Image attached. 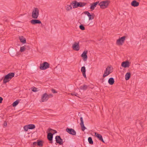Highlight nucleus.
<instances>
[{"label":"nucleus","instance_id":"14","mask_svg":"<svg viewBox=\"0 0 147 147\" xmlns=\"http://www.w3.org/2000/svg\"><path fill=\"white\" fill-rule=\"evenodd\" d=\"M30 23L33 25L41 23V22L40 20H36V19L31 20L30 21Z\"/></svg>","mask_w":147,"mask_h":147},{"label":"nucleus","instance_id":"32","mask_svg":"<svg viewBox=\"0 0 147 147\" xmlns=\"http://www.w3.org/2000/svg\"><path fill=\"white\" fill-rule=\"evenodd\" d=\"M79 28L80 29L82 30H85V28L84 26L82 24L79 26Z\"/></svg>","mask_w":147,"mask_h":147},{"label":"nucleus","instance_id":"20","mask_svg":"<svg viewBox=\"0 0 147 147\" xmlns=\"http://www.w3.org/2000/svg\"><path fill=\"white\" fill-rule=\"evenodd\" d=\"M53 134L51 133H48L47 135V138L49 140L51 141L52 140L53 138Z\"/></svg>","mask_w":147,"mask_h":147},{"label":"nucleus","instance_id":"37","mask_svg":"<svg viewBox=\"0 0 147 147\" xmlns=\"http://www.w3.org/2000/svg\"><path fill=\"white\" fill-rule=\"evenodd\" d=\"M84 13L85 14L87 15L88 16V17L89 16H90V14L88 11H85L84 12Z\"/></svg>","mask_w":147,"mask_h":147},{"label":"nucleus","instance_id":"39","mask_svg":"<svg viewBox=\"0 0 147 147\" xmlns=\"http://www.w3.org/2000/svg\"><path fill=\"white\" fill-rule=\"evenodd\" d=\"M3 100V98L1 97H0V103L2 102Z\"/></svg>","mask_w":147,"mask_h":147},{"label":"nucleus","instance_id":"35","mask_svg":"<svg viewBox=\"0 0 147 147\" xmlns=\"http://www.w3.org/2000/svg\"><path fill=\"white\" fill-rule=\"evenodd\" d=\"M71 94L72 96H78L77 95H78V93H76L75 92L71 93Z\"/></svg>","mask_w":147,"mask_h":147},{"label":"nucleus","instance_id":"41","mask_svg":"<svg viewBox=\"0 0 147 147\" xmlns=\"http://www.w3.org/2000/svg\"><path fill=\"white\" fill-rule=\"evenodd\" d=\"M110 78H109L108 80V83L110 84Z\"/></svg>","mask_w":147,"mask_h":147},{"label":"nucleus","instance_id":"23","mask_svg":"<svg viewBox=\"0 0 147 147\" xmlns=\"http://www.w3.org/2000/svg\"><path fill=\"white\" fill-rule=\"evenodd\" d=\"M19 39L21 42L23 43H25L26 42V39L25 38H24L23 36L20 37Z\"/></svg>","mask_w":147,"mask_h":147},{"label":"nucleus","instance_id":"45","mask_svg":"<svg viewBox=\"0 0 147 147\" xmlns=\"http://www.w3.org/2000/svg\"><path fill=\"white\" fill-rule=\"evenodd\" d=\"M111 72H112V71H113V70L111 69Z\"/></svg>","mask_w":147,"mask_h":147},{"label":"nucleus","instance_id":"12","mask_svg":"<svg viewBox=\"0 0 147 147\" xmlns=\"http://www.w3.org/2000/svg\"><path fill=\"white\" fill-rule=\"evenodd\" d=\"M87 53L88 51H84L81 55V56L82 58H83V60L84 61H86L87 59L88 56L87 55Z\"/></svg>","mask_w":147,"mask_h":147},{"label":"nucleus","instance_id":"26","mask_svg":"<svg viewBox=\"0 0 147 147\" xmlns=\"http://www.w3.org/2000/svg\"><path fill=\"white\" fill-rule=\"evenodd\" d=\"M28 125L29 129H33L35 127V126L34 124H29Z\"/></svg>","mask_w":147,"mask_h":147},{"label":"nucleus","instance_id":"1","mask_svg":"<svg viewBox=\"0 0 147 147\" xmlns=\"http://www.w3.org/2000/svg\"><path fill=\"white\" fill-rule=\"evenodd\" d=\"M14 73L11 72L6 75L3 80V83L5 84L9 81L14 76Z\"/></svg>","mask_w":147,"mask_h":147},{"label":"nucleus","instance_id":"18","mask_svg":"<svg viewBox=\"0 0 147 147\" xmlns=\"http://www.w3.org/2000/svg\"><path fill=\"white\" fill-rule=\"evenodd\" d=\"M99 1H97L95 3H93L90 7V9L92 10L94 9L95 7H96V5L98 4H99Z\"/></svg>","mask_w":147,"mask_h":147},{"label":"nucleus","instance_id":"40","mask_svg":"<svg viewBox=\"0 0 147 147\" xmlns=\"http://www.w3.org/2000/svg\"><path fill=\"white\" fill-rule=\"evenodd\" d=\"M36 144H37V142H34L33 143V145H36Z\"/></svg>","mask_w":147,"mask_h":147},{"label":"nucleus","instance_id":"31","mask_svg":"<svg viewBox=\"0 0 147 147\" xmlns=\"http://www.w3.org/2000/svg\"><path fill=\"white\" fill-rule=\"evenodd\" d=\"M48 130L49 132H52V131H54L55 132L53 134L56 133H57V131L56 130L52 129H51V128H49Z\"/></svg>","mask_w":147,"mask_h":147},{"label":"nucleus","instance_id":"27","mask_svg":"<svg viewBox=\"0 0 147 147\" xmlns=\"http://www.w3.org/2000/svg\"><path fill=\"white\" fill-rule=\"evenodd\" d=\"M37 141L38 146L40 147L42 146H43L42 142L41 141H39V140H38Z\"/></svg>","mask_w":147,"mask_h":147},{"label":"nucleus","instance_id":"43","mask_svg":"<svg viewBox=\"0 0 147 147\" xmlns=\"http://www.w3.org/2000/svg\"><path fill=\"white\" fill-rule=\"evenodd\" d=\"M28 47H26V49H30V47L29 46H28Z\"/></svg>","mask_w":147,"mask_h":147},{"label":"nucleus","instance_id":"13","mask_svg":"<svg viewBox=\"0 0 147 147\" xmlns=\"http://www.w3.org/2000/svg\"><path fill=\"white\" fill-rule=\"evenodd\" d=\"M80 120L81 122L80 123V125L81 127L82 130V131H84L86 129V128L84 125L83 118L82 117L80 118Z\"/></svg>","mask_w":147,"mask_h":147},{"label":"nucleus","instance_id":"7","mask_svg":"<svg viewBox=\"0 0 147 147\" xmlns=\"http://www.w3.org/2000/svg\"><path fill=\"white\" fill-rule=\"evenodd\" d=\"M66 131L70 134L73 135H76V132L74 129L72 128H67L66 129Z\"/></svg>","mask_w":147,"mask_h":147},{"label":"nucleus","instance_id":"11","mask_svg":"<svg viewBox=\"0 0 147 147\" xmlns=\"http://www.w3.org/2000/svg\"><path fill=\"white\" fill-rule=\"evenodd\" d=\"M110 67L108 66L105 71L104 74L103 75V77H105L107 76L110 73Z\"/></svg>","mask_w":147,"mask_h":147},{"label":"nucleus","instance_id":"33","mask_svg":"<svg viewBox=\"0 0 147 147\" xmlns=\"http://www.w3.org/2000/svg\"><path fill=\"white\" fill-rule=\"evenodd\" d=\"M31 89L32 91L34 92H36L38 91L37 90V88L35 87L32 88Z\"/></svg>","mask_w":147,"mask_h":147},{"label":"nucleus","instance_id":"46","mask_svg":"<svg viewBox=\"0 0 147 147\" xmlns=\"http://www.w3.org/2000/svg\"><path fill=\"white\" fill-rule=\"evenodd\" d=\"M52 143V141H51V143Z\"/></svg>","mask_w":147,"mask_h":147},{"label":"nucleus","instance_id":"30","mask_svg":"<svg viewBox=\"0 0 147 147\" xmlns=\"http://www.w3.org/2000/svg\"><path fill=\"white\" fill-rule=\"evenodd\" d=\"M24 130L25 131H27L29 129L28 125L25 126L24 127Z\"/></svg>","mask_w":147,"mask_h":147},{"label":"nucleus","instance_id":"28","mask_svg":"<svg viewBox=\"0 0 147 147\" xmlns=\"http://www.w3.org/2000/svg\"><path fill=\"white\" fill-rule=\"evenodd\" d=\"M88 140L90 144H93V142L91 137H89L88 139Z\"/></svg>","mask_w":147,"mask_h":147},{"label":"nucleus","instance_id":"22","mask_svg":"<svg viewBox=\"0 0 147 147\" xmlns=\"http://www.w3.org/2000/svg\"><path fill=\"white\" fill-rule=\"evenodd\" d=\"M26 47H28V46L25 45L24 46L21 47L20 48V51L21 52H24V51H25L27 49Z\"/></svg>","mask_w":147,"mask_h":147},{"label":"nucleus","instance_id":"16","mask_svg":"<svg viewBox=\"0 0 147 147\" xmlns=\"http://www.w3.org/2000/svg\"><path fill=\"white\" fill-rule=\"evenodd\" d=\"M129 63L128 61H124L122 63L121 66L124 68L128 67L129 66Z\"/></svg>","mask_w":147,"mask_h":147},{"label":"nucleus","instance_id":"24","mask_svg":"<svg viewBox=\"0 0 147 147\" xmlns=\"http://www.w3.org/2000/svg\"><path fill=\"white\" fill-rule=\"evenodd\" d=\"M130 74L129 72L127 73L125 75V79L126 80H128L130 78Z\"/></svg>","mask_w":147,"mask_h":147},{"label":"nucleus","instance_id":"36","mask_svg":"<svg viewBox=\"0 0 147 147\" xmlns=\"http://www.w3.org/2000/svg\"><path fill=\"white\" fill-rule=\"evenodd\" d=\"M89 17V20H92L94 18V16H92L91 15H90V16H88Z\"/></svg>","mask_w":147,"mask_h":147},{"label":"nucleus","instance_id":"4","mask_svg":"<svg viewBox=\"0 0 147 147\" xmlns=\"http://www.w3.org/2000/svg\"><path fill=\"white\" fill-rule=\"evenodd\" d=\"M110 3V1L105 0L102 1L100 3H99L98 5L102 9H105L108 6Z\"/></svg>","mask_w":147,"mask_h":147},{"label":"nucleus","instance_id":"21","mask_svg":"<svg viewBox=\"0 0 147 147\" xmlns=\"http://www.w3.org/2000/svg\"><path fill=\"white\" fill-rule=\"evenodd\" d=\"M88 86L84 84L80 87V89L82 90H86L88 88Z\"/></svg>","mask_w":147,"mask_h":147},{"label":"nucleus","instance_id":"29","mask_svg":"<svg viewBox=\"0 0 147 147\" xmlns=\"http://www.w3.org/2000/svg\"><path fill=\"white\" fill-rule=\"evenodd\" d=\"M19 101L18 100H16V101L14 102L13 104L12 105L13 107H15L18 105L19 103Z\"/></svg>","mask_w":147,"mask_h":147},{"label":"nucleus","instance_id":"9","mask_svg":"<svg viewBox=\"0 0 147 147\" xmlns=\"http://www.w3.org/2000/svg\"><path fill=\"white\" fill-rule=\"evenodd\" d=\"M49 98V96L47 93H44L41 96L42 101L41 102L47 101Z\"/></svg>","mask_w":147,"mask_h":147},{"label":"nucleus","instance_id":"8","mask_svg":"<svg viewBox=\"0 0 147 147\" xmlns=\"http://www.w3.org/2000/svg\"><path fill=\"white\" fill-rule=\"evenodd\" d=\"M73 49L75 51H78L80 49L79 43L75 42L72 45Z\"/></svg>","mask_w":147,"mask_h":147},{"label":"nucleus","instance_id":"19","mask_svg":"<svg viewBox=\"0 0 147 147\" xmlns=\"http://www.w3.org/2000/svg\"><path fill=\"white\" fill-rule=\"evenodd\" d=\"M131 5L134 7H137L139 5V3L136 0H134L131 3Z\"/></svg>","mask_w":147,"mask_h":147},{"label":"nucleus","instance_id":"44","mask_svg":"<svg viewBox=\"0 0 147 147\" xmlns=\"http://www.w3.org/2000/svg\"><path fill=\"white\" fill-rule=\"evenodd\" d=\"M49 96H51V97L53 96V95L52 94H50L49 95Z\"/></svg>","mask_w":147,"mask_h":147},{"label":"nucleus","instance_id":"15","mask_svg":"<svg viewBox=\"0 0 147 147\" xmlns=\"http://www.w3.org/2000/svg\"><path fill=\"white\" fill-rule=\"evenodd\" d=\"M95 137L97 138L100 140L102 142H104V141L102 138V136L101 135L99 134H98L96 132H95Z\"/></svg>","mask_w":147,"mask_h":147},{"label":"nucleus","instance_id":"3","mask_svg":"<svg viewBox=\"0 0 147 147\" xmlns=\"http://www.w3.org/2000/svg\"><path fill=\"white\" fill-rule=\"evenodd\" d=\"M39 15V10L37 8L35 7L33 9L32 14V17L34 19L38 18Z\"/></svg>","mask_w":147,"mask_h":147},{"label":"nucleus","instance_id":"6","mask_svg":"<svg viewBox=\"0 0 147 147\" xmlns=\"http://www.w3.org/2000/svg\"><path fill=\"white\" fill-rule=\"evenodd\" d=\"M126 38L125 36H123L119 38L117 40V45H122L124 43Z\"/></svg>","mask_w":147,"mask_h":147},{"label":"nucleus","instance_id":"17","mask_svg":"<svg viewBox=\"0 0 147 147\" xmlns=\"http://www.w3.org/2000/svg\"><path fill=\"white\" fill-rule=\"evenodd\" d=\"M81 71L82 73L83 76L84 78H86V69L84 66H83L81 67Z\"/></svg>","mask_w":147,"mask_h":147},{"label":"nucleus","instance_id":"42","mask_svg":"<svg viewBox=\"0 0 147 147\" xmlns=\"http://www.w3.org/2000/svg\"><path fill=\"white\" fill-rule=\"evenodd\" d=\"M4 126H7V123H6V122L5 123H4Z\"/></svg>","mask_w":147,"mask_h":147},{"label":"nucleus","instance_id":"38","mask_svg":"<svg viewBox=\"0 0 147 147\" xmlns=\"http://www.w3.org/2000/svg\"><path fill=\"white\" fill-rule=\"evenodd\" d=\"M52 92L53 93H57V92L54 89H52Z\"/></svg>","mask_w":147,"mask_h":147},{"label":"nucleus","instance_id":"2","mask_svg":"<svg viewBox=\"0 0 147 147\" xmlns=\"http://www.w3.org/2000/svg\"><path fill=\"white\" fill-rule=\"evenodd\" d=\"M72 5L74 8H77L78 7H82L85 5L86 3H85L78 2L76 1H74L71 3Z\"/></svg>","mask_w":147,"mask_h":147},{"label":"nucleus","instance_id":"10","mask_svg":"<svg viewBox=\"0 0 147 147\" xmlns=\"http://www.w3.org/2000/svg\"><path fill=\"white\" fill-rule=\"evenodd\" d=\"M55 139L57 143L60 145L63 144V140L59 136H56L55 137Z\"/></svg>","mask_w":147,"mask_h":147},{"label":"nucleus","instance_id":"25","mask_svg":"<svg viewBox=\"0 0 147 147\" xmlns=\"http://www.w3.org/2000/svg\"><path fill=\"white\" fill-rule=\"evenodd\" d=\"M65 7L67 11H69L71 10L72 9L71 6V5H67Z\"/></svg>","mask_w":147,"mask_h":147},{"label":"nucleus","instance_id":"34","mask_svg":"<svg viewBox=\"0 0 147 147\" xmlns=\"http://www.w3.org/2000/svg\"><path fill=\"white\" fill-rule=\"evenodd\" d=\"M115 81L114 78H111V85L113 84L114 83Z\"/></svg>","mask_w":147,"mask_h":147},{"label":"nucleus","instance_id":"5","mask_svg":"<svg viewBox=\"0 0 147 147\" xmlns=\"http://www.w3.org/2000/svg\"><path fill=\"white\" fill-rule=\"evenodd\" d=\"M49 67V64L47 62H45L42 64H40V68L41 70H45Z\"/></svg>","mask_w":147,"mask_h":147}]
</instances>
